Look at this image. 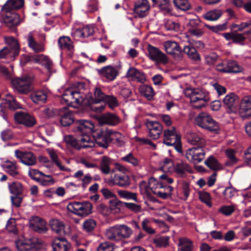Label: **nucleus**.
I'll use <instances>...</instances> for the list:
<instances>
[{
    "mask_svg": "<svg viewBox=\"0 0 251 251\" xmlns=\"http://www.w3.org/2000/svg\"><path fill=\"white\" fill-rule=\"evenodd\" d=\"M47 94L43 91H37L30 95L32 101L35 103L44 102L47 99Z\"/></svg>",
    "mask_w": 251,
    "mask_h": 251,
    "instance_id": "obj_42",
    "label": "nucleus"
},
{
    "mask_svg": "<svg viewBox=\"0 0 251 251\" xmlns=\"http://www.w3.org/2000/svg\"><path fill=\"white\" fill-rule=\"evenodd\" d=\"M83 38L88 37L92 35L94 32V27L92 26L87 25L81 28Z\"/></svg>",
    "mask_w": 251,
    "mask_h": 251,
    "instance_id": "obj_64",
    "label": "nucleus"
},
{
    "mask_svg": "<svg viewBox=\"0 0 251 251\" xmlns=\"http://www.w3.org/2000/svg\"><path fill=\"white\" fill-rule=\"evenodd\" d=\"M173 189V187L172 186L164 185L162 183L160 188H159L158 190H154L153 194L160 198L166 199L172 195Z\"/></svg>",
    "mask_w": 251,
    "mask_h": 251,
    "instance_id": "obj_31",
    "label": "nucleus"
},
{
    "mask_svg": "<svg viewBox=\"0 0 251 251\" xmlns=\"http://www.w3.org/2000/svg\"><path fill=\"white\" fill-rule=\"evenodd\" d=\"M148 56L151 60L157 63L165 64L168 62L167 56L158 48L151 45L148 47Z\"/></svg>",
    "mask_w": 251,
    "mask_h": 251,
    "instance_id": "obj_15",
    "label": "nucleus"
},
{
    "mask_svg": "<svg viewBox=\"0 0 251 251\" xmlns=\"http://www.w3.org/2000/svg\"><path fill=\"white\" fill-rule=\"evenodd\" d=\"M106 95L99 87H96L93 96L91 95L85 96L73 87L66 88L62 94V103L75 107L82 103L90 105L103 101Z\"/></svg>",
    "mask_w": 251,
    "mask_h": 251,
    "instance_id": "obj_2",
    "label": "nucleus"
},
{
    "mask_svg": "<svg viewBox=\"0 0 251 251\" xmlns=\"http://www.w3.org/2000/svg\"><path fill=\"white\" fill-rule=\"evenodd\" d=\"M27 42L30 48L35 52H42L45 50L44 45L42 43L36 42L31 35L28 36Z\"/></svg>",
    "mask_w": 251,
    "mask_h": 251,
    "instance_id": "obj_40",
    "label": "nucleus"
},
{
    "mask_svg": "<svg viewBox=\"0 0 251 251\" xmlns=\"http://www.w3.org/2000/svg\"><path fill=\"white\" fill-rule=\"evenodd\" d=\"M195 122L199 126L210 131L217 132L219 130L218 124L207 113H200L195 117Z\"/></svg>",
    "mask_w": 251,
    "mask_h": 251,
    "instance_id": "obj_6",
    "label": "nucleus"
},
{
    "mask_svg": "<svg viewBox=\"0 0 251 251\" xmlns=\"http://www.w3.org/2000/svg\"><path fill=\"white\" fill-rule=\"evenodd\" d=\"M14 119L17 123L29 127L33 126L35 124L34 118L25 112H20L15 113Z\"/></svg>",
    "mask_w": 251,
    "mask_h": 251,
    "instance_id": "obj_22",
    "label": "nucleus"
},
{
    "mask_svg": "<svg viewBox=\"0 0 251 251\" xmlns=\"http://www.w3.org/2000/svg\"><path fill=\"white\" fill-rule=\"evenodd\" d=\"M189 166L187 163L181 162L176 164L174 171L178 174L183 175L186 171H189Z\"/></svg>",
    "mask_w": 251,
    "mask_h": 251,
    "instance_id": "obj_56",
    "label": "nucleus"
},
{
    "mask_svg": "<svg viewBox=\"0 0 251 251\" xmlns=\"http://www.w3.org/2000/svg\"><path fill=\"white\" fill-rule=\"evenodd\" d=\"M31 83V79L27 76L16 77L11 80L13 89L23 94H26L32 90Z\"/></svg>",
    "mask_w": 251,
    "mask_h": 251,
    "instance_id": "obj_8",
    "label": "nucleus"
},
{
    "mask_svg": "<svg viewBox=\"0 0 251 251\" xmlns=\"http://www.w3.org/2000/svg\"><path fill=\"white\" fill-rule=\"evenodd\" d=\"M218 59V55L214 53H211L205 56V63L209 65H213Z\"/></svg>",
    "mask_w": 251,
    "mask_h": 251,
    "instance_id": "obj_62",
    "label": "nucleus"
},
{
    "mask_svg": "<svg viewBox=\"0 0 251 251\" xmlns=\"http://www.w3.org/2000/svg\"><path fill=\"white\" fill-rule=\"evenodd\" d=\"M29 227L39 233H45L47 231L46 222L41 218L32 217L29 220Z\"/></svg>",
    "mask_w": 251,
    "mask_h": 251,
    "instance_id": "obj_20",
    "label": "nucleus"
},
{
    "mask_svg": "<svg viewBox=\"0 0 251 251\" xmlns=\"http://www.w3.org/2000/svg\"><path fill=\"white\" fill-rule=\"evenodd\" d=\"M164 47L166 51L175 58H178L181 54V49L176 42L168 41L164 43Z\"/></svg>",
    "mask_w": 251,
    "mask_h": 251,
    "instance_id": "obj_25",
    "label": "nucleus"
},
{
    "mask_svg": "<svg viewBox=\"0 0 251 251\" xmlns=\"http://www.w3.org/2000/svg\"><path fill=\"white\" fill-rule=\"evenodd\" d=\"M169 238L168 236H164L159 238L155 240L157 246L160 247H165L169 243Z\"/></svg>",
    "mask_w": 251,
    "mask_h": 251,
    "instance_id": "obj_63",
    "label": "nucleus"
},
{
    "mask_svg": "<svg viewBox=\"0 0 251 251\" xmlns=\"http://www.w3.org/2000/svg\"><path fill=\"white\" fill-rule=\"evenodd\" d=\"M5 42L8 46L0 50V58H5L8 61L15 59L19 53L20 46L17 40L12 37H5Z\"/></svg>",
    "mask_w": 251,
    "mask_h": 251,
    "instance_id": "obj_4",
    "label": "nucleus"
},
{
    "mask_svg": "<svg viewBox=\"0 0 251 251\" xmlns=\"http://www.w3.org/2000/svg\"><path fill=\"white\" fill-rule=\"evenodd\" d=\"M175 6L179 9L186 11L190 8V4L188 0H173Z\"/></svg>",
    "mask_w": 251,
    "mask_h": 251,
    "instance_id": "obj_54",
    "label": "nucleus"
},
{
    "mask_svg": "<svg viewBox=\"0 0 251 251\" xmlns=\"http://www.w3.org/2000/svg\"><path fill=\"white\" fill-rule=\"evenodd\" d=\"M151 219L145 218L142 222L143 229L148 234H152L155 233V230L151 226Z\"/></svg>",
    "mask_w": 251,
    "mask_h": 251,
    "instance_id": "obj_55",
    "label": "nucleus"
},
{
    "mask_svg": "<svg viewBox=\"0 0 251 251\" xmlns=\"http://www.w3.org/2000/svg\"><path fill=\"white\" fill-rule=\"evenodd\" d=\"M31 60L44 66L49 71H50L52 62L47 56L43 54L35 55L32 57Z\"/></svg>",
    "mask_w": 251,
    "mask_h": 251,
    "instance_id": "obj_35",
    "label": "nucleus"
},
{
    "mask_svg": "<svg viewBox=\"0 0 251 251\" xmlns=\"http://www.w3.org/2000/svg\"><path fill=\"white\" fill-rule=\"evenodd\" d=\"M40 242L35 237L30 238H21L15 241L17 249L19 251H29L39 247Z\"/></svg>",
    "mask_w": 251,
    "mask_h": 251,
    "instance_id": "obj_11",
    "label": "nucleus"
},
{
    "mask_svg": "<svg viewBox=\"0 0 251 251\" xmlns=\"http://www.w3.org/2000/svg\"><path fill=\"white\" fill-rule=\"evenodd\" d=\"M111 133V129H102L98 132L96 139H94L93 137H91V138L93 139L95 143L94 147L97 145L100 147L104 148H107L108 144L111 142L110 136Z\"/></svg>",
    "mask_w": 251,
    "mask_h": 251,
    "instance_id": "obj_14",
    "label": "nucleus"
},
{
    "mask_svg": "<svg viewBox=\"0 0 251 251\" xmlns=\"http://www.w3.org/2000/svg\"><path fill=\"white\" fill-rule=\"evenodd\" d=\"M222 15V11L220 10L215 9L207 12L204 18L208 21H215L219 19Z\"/></svg>",
    "mask_w": 251,
    "mask_h": 251,
    "instance_id": "obj_52",
    "label": "nucleus"
},
{
    "mask_svg": "<svg viewBox=\"0 0 251 251\" xmlns=\"http://www.w3.org/2000/svg\"><path fill=\"white\" fill-rule=\"evenodd\" d=\"M146 125L149 131V136L154 140L158 139L163 130L162 125L156 121H148Z\"/></svg>",
    "mask_w": 251,
    "mask_h": 251,
    "instance_id": "obj_16",
    "label": "nucleus"
},
{
    "mask_svg": "<svg viewBox=\"0 0 251 251\" xmlns=\"http://www.w3.org/2000/svg\"><path fill=\"white\" fill-rule=\"evenodd\" d=\"M223 102L226 106L227 111L234 113L237 110L238 106V97L233 93L227 95L223 99Z\"/></svg>",
    "mask_w": 251,
    "mask_h": 251,
    "instance_id": "obj_23",
    "label": "nucleus"
},
{
    "mask_svg": "<svg viewBox=\"0 0 251 251\" xmlns=\"http://www.w3.org/2000/svg\"><path fill=\"white\" fill-rule=\"evenodd\" d=\"M203 148L201 147H193L188 149L185 152V157L190 162L194 164L201 162L205 155Z\"/></svg>",
    "mask_w": 251,
    "mask_h": 251,
    "instance_id": "obj_12",
    "label": "nucleus"
},
{
    "mask_svg": "<svg viewBox=\"0 0 251 251\" xmlns=\"http://www.w3.org/2000/svg\"><path fill=\"white\" fill-rule=\"evenodd\" d=\"M15 155L24 164L27 166H33L36 164V157L31 152H25L16 150Z\"/></svg>",
    "mask_w": 251,
    "mask_h": 251,
    "instance_id": "obj_19",
    "label": "nucleus"
},
{
    "mask_svg": "<svg viewBox=\"0 0 251 251\" xmlns=\"http://www.w3.org/2000/svg\"><path fill=\"white\" fill-rule=\"evenodd\" d=\"M183 51L188 55L189 58L195 61H199L200 57L195 48L190 46H185Z\"/></svg>",
    "mask_w": 251,
    "mask_h": 251,
    "instance_id": "obj_43",
    "label": "nucleus"
},
{
    "mask_svg": "<svg viewBox=\"0 0 251 251\" xmlns=\"http://www.w3.org/2000/svg\"><path fill=\"white\" fill-rule=\"evenodd\" d=\"M106 182L110 185H117L121 187H127L130 184V178L128 176L121 175L115 171H112Z\"/></svg>",
    "mask_w": 251,
    "mask_h": 251,
    "instance_id": "obj_10",
    "label": "nucleus"
},
{
    "mask_svg": "<svg viewBox=\"0 0 251 251\" xmlns=\"http://www.w3.org/2000/svg\"><path fill=\"white\" fill-rule=\"evenodd\" d=\"M96 226V222L92 219L85 220L82 225L83 229L87 232L93 231Z\"/></svg>",
    "mask_w": 251,
    "mask_h": 251,
    "instance_id": "obj_53",
    "label": "nucleus"
},
{
    "mask_svg": "<svg viewBox=\"0 0 251 251\" xmlns=\"http://www.w3.org/2000/svg\"><path fill=\"white\" fill-rule=\"evenodd\" d=\"M50 226L51 230L57 234H62L64 232L65 225L61 221L53 219L50 221Z\"/></svg>",
    "mask_w": 251,
    "mask_h": 251,
    "instance_id": "obj_36",
    "label": "nucleus"
},
{
    "mask_svg": "<svg viewBox=\"0 0 251 251\" xmlns=\"http://www.w3.org/2000/svg\"><path fill=\"white\" fill-rule=\"evenodd\" d=\"M198 195L199 198L201 202L204 203L209 207L212 206L211 197L209 193L205 191H200Z\"/></svg>",
    "mask_w": 251,
    "mask_h": 251,
    "instance_id": "obj_51",
    "label": "nucleus"
},
{
    "mask_svg": "<svg viewBox=\"0 0 251 251\" xmlns=\"http://www.w3.org/2000/svg\"><path fill=\"white\" fill-rule=\"evenodd\" d=\"M119 197L121 198L127 200H133L136 202H139L137 197V194L135 193L130 192L126 190H119L117 191Z\"/></svg>",
    "mask_w": 251,
    "mask_h": 251,
    "instance_id": "obj_45",
    "label": "nucleus"
},
{
    "mask_svg": "<svg viewBox=\"0 0 251 251\" xmlns=\"http://www.w3.org/2000/svg\"><path fill=\"white\" fill-rule=\"evenodd\" d=\"M0 18L2 22L9 27L18 25L23 20L17 13L9 10H2Z\"/></svg>",
    "mask_w": 251,
    "mask_h": 251,
    "instance_id": "obj_13",
    "label": "nucleus"
},
{
    "mask_svg": "<svg viewBox=\"0 0 251 251\" xmlns=\"http://www.w3.org/2000/svg\"><path fill=\"white\" fill-rule=\"evenodd\" d=\"M160 169L164 172H173L175 166L171 158H166L159 164Z\"/></svg>",
    "mask_w": 251,
    "mask_h": 251,
    "instance_id": "obj_38",
    "label": "nucleus"
},
{
    "mask_svg": "<svg viewBox=\"0 0 251 251\" xmlns=\"http://www.w3.org/2000/svg\"><path fill=\"white\" fill-rule=\"evenodd\" d=\"M185 97L189 100L192 106L201 108L210 100L209 94L198 88H187L184 90Z\"/></svg>",
    "mask_w": 251,
    "mask_h": 251,
    "instance_id": "obj_3",
    "label": "nucleus"
},
{
    "mask_svg": "<svg viewBox=\"0 0 251 251\" xmlns=\"http://www.w3.org/2000/svg\"><path fill=\"white\" fill-rule=\"evenodd\" d=\"M5 97V102L0 104V111L1 112L4 113L7 107L12 110L21 108L20 104L11 94L8 93L6 94Z\"/></svg>",
    "mask_w": 251,
    "mask_h": 251,
    "instance_id": "obj_21",
    "label": "nucleus"
},
{
    "mask_svg": "<svg viewBox=\"0 0 251 251\" xmlns=\"http://www.w3.org/2000/svg\"><path fill=\"white\" fill-rule=\"evenodd\" d=\"M239 114L242 118L251 117V95L244 97L240 102Z\"/></svg>",
    "mask_w": 251,
    "mask_h": 251,
    "instance_id": "obj_18",
    "label": "nucleus"
},
{
    "mask_svg": "<svg viewBox=\"0 0 251 251\" xmlns=\"http://www.w3.org/2000/svg\"><path fill=\"white\" fill-rule=\"evenodd\" d=\"M103 101L107 103L111 109H114L117 107L119 104L116 98L113 96L106 95Z\"/></svg>",
    "mask_w": 251,
    "mask_h": 251,
    "instance_id": "obj_57",
    "label": "nucleus"
},
{
    "mask_svg": "<svg viewBox=\"0 0 251 251\" xmlns=\"http://www.w3.org/2000/svg\"><path fill=\"white\" fill-rule=\"evenodd\" d=\"M24 0H8L3 5L2 10L14 11L24 6Z\"/></svg>",
    "mask_w": 251,
    "mask_h": 251,
    "instance_id": "obj_34",
    "label": "nucleus"
},
{
    "mask_svg": "<svg viewBox=\"0 0 251 251\" xmlns=\"http://www.w3.org/2000/svg\"><path fill=\"white\" fill-rule=\"evenodd\" d=\"M10 192L15 195H19L23 192V187L21 183L14 182L8 185Z\"/></svg>",
    "mask_w": 251,
    "mask_h": 251,
    "instance_id": "obj_46",
    "label": "nucleus"
},
{
    "mask_svg": "<svg viewBox=\"0 0 251 251\" xmlns=\"http://www.w3.org/2000/svg\"><path fill=\"white\" fill-rule=\"evenodd\" d=\"M58 44L60 49L71 50L73 48V42L68 36L60 37L58 40Z\"/></svg>",
    "mask_w": 251,
    "mask_h": 251,
    "instance_id": "obj_39",
    "label": "nucleus"
},
{
    "mask_svg": "<svg viewBox=\"0 0 251 251\" xmlns=\"http://www.w3.org/2000/svg\"><path fill=\"white\" fill-rule=\"evenodd\" d=\"M54 251H68L70 248V244L63 238L54 239L52 243Z\"/></svg>",
    "mask_w": 251,
    "mask_h": 251,
    "instance_id": "obj_28",
    "label": "nucleus"
},
{
    "mask_svg": "<svg viewBox=\"0 0 251 251\" xmlns=\"http://www.w3.org/2000/svg\"><path fill=\"white\" fill-rule=\"evenodd\" d=\"M67 208L69 211L76 215L85 217L91 213L92 206L91 203L87 201H74L70 202Z\"/></svg>",
    "mask_w": 251,
    "mask_h": 251,
    "instance_id": "obj_7",
    "label": "nucleus"
},
{
    "mask_svg": "<svg viewBox=\"0 0 251 251\" xmlns=\"http://www.w3.org/2000/svg\"><path fill=\"white\" fill-rule=\"evenodd\" d=\"M4 171L13 177L19 175L18 167L15 162L6 161L1 165Z\"/></svg>",
    "mask_w": 251,
    "mask_h": 251,
    "instance_id": "obj_32",
    "label": "nucleus"
},
{
    "mask_svg": "<svg viewBox=\"0 0 251 251\" xmlns=\"http://www.w3.org/2000/svg\"><path fill=\"white\" fill-rule=\"evenodd\" d=\"M60 122L62 126H66L71 125L74 122V116L70 111L66 108H63L60 111Z\"/></svg>",
    "mask_w": 251,
    "mask_h": 251,
    "instance_id": "obj_27",
    "label": "nucleus"
},
{
    "mask_svg": "<svg viewBox=\"0 0 251 251\" xmlns=\"http://www.w3.org/2000/svg\"><path fill=\"white\" fill-rule=\"evenodd\" d=\"M139 187L140 192L143 196L146 197L147 198L151 199V193L152 191L150 186H149V182H147L145 181H142L140 183Z\"/></svg>",
    "mask_w": 251,
    "mask_h": 251,
    "instance_id": "obj_44",
    "label": "nucleus"
},
{
    "mask_svg": "<svg viewBox=\"0 0 251 251\" xmlns=\"http://www.w3.org/2000/svg\"><path fill=\"white\" fill-rule=\"evenodd\" d=\"M122 159L128 163H129L133 166H137L139 164V160L136 158L132 153H129L124 156Z\"/></svg>",
    "mask_w": 251,
    "mask_h": 251,
    "instance_id": "obj_60",
    "label": "nucleus"
},
{
    "mask_svg": "<svg viewBox=\"0 0 251 251\" xmlns=\"http://www.w3.org/2000/svg\"><path fill=\"white\" fill-rule=\"evenodd\" d=\"M180 142V137L176 133V129L164 130L163 132V143L168 146H174Z\"/></svg>",
    "mask_w": 251,
    "mask_h": 251,
    "instance_id": "obj_17",
    "label": "nucleus"
},
{
    "mask_svg": "<svg viewBox=\"0 0 251 251\" xmlns=\"http://www.w3.org/2000/svg\"><path fill=\"white\" fill-rule=\"evenodd\" d=\"M126 76L132 80H136L141 83H144L146 81L145 75L134 67H131L128 69Z\"/></svg>",
    "mask_w": 251,
    "mask_h": 251,
    "instance_id": "obj_29",
    "label": "nucleus"
},
{
    "mask_svg": "<svg viewBox=\"0 0 251 251\" xmlns=\"http://www.w3.org/2000/svg\"><path fill=\"white\" fill-rule=\"evenodd\" d=\"M117 248L112 243L104 242L100 245L98 251H116Z\"/></svg>",
    "mask_w": 251,
    "mask_h": 251,
    "instance_id": "obj_58",
    "label": "nucleus"
},
{
    "mask_svg": "<svg viewBox=\"0 0 251 251\" xmlns=\"http://www.w3.org/2000/svg\"><path fill=\"white\" fill-rule=\"evenodd\" d=\"M178 251H192L194 249L193 242L187 237H180L178 240Z\"/></svg>",
    "mask_w": 251,
    "mask_h": 251,
    "instance_id": "obj_30",
    "label": "nucleus"
},
{
    "mask_svg": "<svg viewBox=\"0 0 251 251\" xmlns=\"http://www.w3.org/2000/svg\"><path fill=\"white\" fill-rule=\"evenodd\" d=\"M227 69L226 71H227V73H238L243 70V67L235 61L228 60H227Z\"/></svg>",
    "mask_w": 251,
    "mask_h": 251,
    "instance_id": "obj_41",
    "label": "nucleus"
},
{
    "mask_svg": "<svg viewBox=\"0 0 251 251\" xmlns=\"http://www.w3.org/2000/svg\"><path fill=\"white\" fill-rule=\"evenodd\" d=\"M100 124L115 126L119 124L121 120L116 115L107 113L100 116L99 118Z\"/></svg>",
    "mask_w": 251,
    "mask_h": 251,
    "instance_id": "obj_24",
    "label": "nucleus"
},
{
    "mask_svg": "<svg viewBox=\"0 0 251 251\" xmlns=\"http://www.w3.org/2000/svg\"><path fill=\"white\" fill-rule=\"evenodd\" d=\"M205 164L213 170H219L221 168L217 160L213 156H210L205 161Z\"/></svg>",
    "mask_w": 251,
    "mask_h": 251,
    "instance_id": "obj_49",
    "label": "nucleus"
},
{
    "mask_svg": "<svg viewBox=\"0 0 251 251\" xmlns=\"http://www.w3.org/2000/svg\"><path fill=\"white\" fill-rule=\"evenodd\" d=\"M234 210L235 206L233 205H224L222 206L219 209V212L225 216H229L234 211Z\"/></svg>",
    "mask_w": 251,
    "mask_h": 251,
    "instance_id": "obj_59",
    "label": "nucleus"
},
{
    "mask_svg": "<svg viewBox=\"0 0 251 251\" xmlns=\"http://www.w3.org/2000/svg\"><path fill=\"white\" fill-rule=\"evenodd\" d=\"M75 124L74 131L79 136L75 139L72 135H65L63 138L64 142L77 150L93 147L95 143L89 135L94 131L93 123L90 121L80 120L76 121Z\"/></svg>",
    "mask_w": 251,
    "mask_h": 251,
    "instance_id": "obj_1",
    "label": "nucleus"
},
{
    "mask_svg": "<svg viewBox=\"0 0 251 251\" xmlns=\"http://www.w3.org/2000/svg\"><path fill=\"white\" fill-rule=\"evenodd\" d=\"M132 233V230L124 225H116L107 229L105 232L106 237L113 241H119L128 238Z\"/></svg>",
    "mask_w": 251,
    "mask_h": 251,
    "instance_id": "obj_5",
    "label": "nucleus"
},
{
    "mask_svg": "<svg viewBox=\"0 0 251 251\" xmlns=\"http://www.w3.org/2000/svg\"><path fill=\"white\" fill-rule=\"evenodd\" d=\"M112 163V161L110 158L106 156H102L100 159V166H98V168L105 175L111 174L112 171L110 166Z\"/></svg>",
    "mask_w": 251,
    "mask_h": 251,
    "instance_id": "obj_33",
    "label": "nucleus"
},
{
    "mask_svg": "<svg viewBox=\"0 0 251 251\" xmlns=\"http://www.w3.org/2000/svg\"><path fill=\"white\" fill-rule=\"evenodd\" d=\"M188 142L193 145L203 148L205 145V140L203 137L198 133H192L189 137Z\"/></svg>",
    "mask_w": 251,
    "mask_h": 251,
    "instance_id": "obj_37",
    "label": "nucleus"
},
{
    "mask_svg": "<svg viewBox=\"0 0 251 251\" xmlns=\"http://www.w3.org/2000/svg\"><path fill=\"white\" fill-rule=\"evenodd\" d=\"M150 9V5L147 0H138L135 4L134 11L141 17L147 15Z\"/></svg>",
    "mask_w": 251,
    "mask_h": 251,
    "instance_id": "obj_26",
    "label": "nucleus"
},
{
    "mask_svg": "<svg viewBox=\"0 0 251 251\" xmlns=\"http://www.w3.org/2000/svg\"><path fill=\"white\" fill-rule=\"evenodd\" d=\"M139 92L149 100L152 98L154 94L152 88L146 85H141L139 87Z\"/></svg>",
    "mask_w": 251,
    "mask_h": 251,
    "instance_id": "obj_47",
    "label": "nucleus"
},
{
    "mask_svg": "<svg viewBox=\"0 0 251 251\" xmlns=\"http://www.w3.org/2000/svg\"><path fill=\"white\" fill-rule=\"evenodd\" d=\"M149 186H150L152 193H153V191L155 190H158L159 188L161 187V185L163 182H159L153 177H151L149 180Z\"/></svg>",
    "mask_w": 251,
    "mask_h": 251,
    "instance_id": "obj_61",
    "label": "nucleus"
},
{
    "mask_svg": "<svg viewBox=\"0 0 251 251\" xmlns=\"http://www.w3.org/2000/svg\"><path fill=\"white\" fill-rule=\"evenodd\" d=\"M232 27L233 28H237V30L239 31H243L246 28H249V30L245 31L244 33L247 35L250 34L251 33V20L242 23L240 25L234 24L232 25Z\"/></svg>",
    "mask_w": 251,
    "mask_h": 251,
    "instance_id": "obj_50",
    "label": "nucleus"
},
{
    "mask_svg": "<svg viewBox=\"0 0 251 251\" xmlns=\"http://www.w3.org/2000/svg\"><path fill=\"white\" fill-rule=\"evenodd\" d=\"M111 133L110 134L111 142L114 141L119 146H122L124 144V136L121 133L118 132L113 131L111 129Z\"/></svg>",
    "mask_w": 251,
    "mask_h": 251,
    "instance_id": "obj_48",
    "label": "nucleus"
},
{
    "mask_svg": "<svg viewBox=\"0 0 251 251\" xmlns=\"http://www.w3.org/2000/svg\"><path fill=\"white\" fill-rule=\"evenodd\" d=\"M121 68L120 64L116 66L108 65L98 70V72L105 81L110 82L115 79Z\"/></svg>",
    "mask_w": 251,
    "mask_h": 251,
    "instance_id": "obj_9",
    "label": "nucleus"
}]
</instances>
